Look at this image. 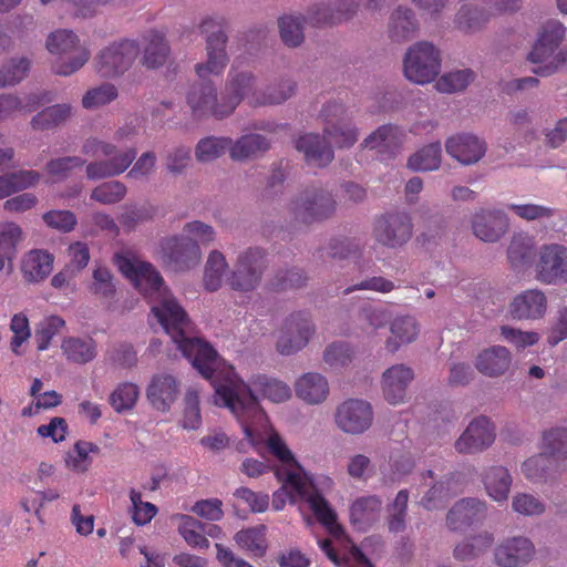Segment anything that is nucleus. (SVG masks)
<instances>
[{
  "mask_svg": "<svg viewBox=\"0 0 567 567\" xmlns=\"http://www.w3.org/2000/svg\"><path fill=\"white\" fill-rule=\"evenodd\" d=\"M113 261L120 272L145 298L150 301L153 298L157 299V303H153L151 307L153 317L200 375L212 378L219 363V355L208 342L199 338L187 337L190 329L187 313L168 293L157 269L148 261L125 254H115Z\"/></svg>",
  "mask_w": 567,
  "mask_h": 567,
  "instance_id": "1",
  "label": "nucleus"
},
{
  "mask_svg": "<svg viewBox=\"0 0 567 567\" xmlns=\"http://www.w3.org/2000/svg\"><path fill=\"white\" fill-rule=\"evenodd\" d=\"M206 379L215 389V404L230 410L240 423L250 445L256 447L264 443L262 430L267 422L266 414L260 408L257 396L236 373L235 368L219 358L214 374ZM266 443L270 453L281 463L274 471L277 481H285L286 486H292L299 494H303L306 474L285 441L277 432H272Z\"/></svg>",
  "mask_w": 567,
  "mask_h": 567,
  "instance_id": "2",
  "label": "nucleus"
},
{
  "mask_svg": "<svg viewBox=\"0 0 567 567\" xmlns=\"http://www.w3.org/2000/svg\"><path fill=\"white\" fill-rule=\"evenodd\" d=\"M251 76L246 73H235L231 69L225 91L218 95L210 82L194 84L187 93V104L193 117L200 120L215 117L221 120L229 116L237 105L248 96L246 87L250 89Z\"/></svg>",
  "mask_w": 567,
  "mask_h": 567,
  "instance_id": "3",
  "label": "nucleus"
},
{
  "mask_svg": "<svg viewBox=\"0 0 567 567\" xmlns=\"http://www.w3.org/2000/svg\"><path fill=\"white\" fill-rule=\"evenodd\" d=\"M83 154L90 157H105L86 165V177L91 181L115 177L123 174L136 158V150L127 147L118 150L114 144L90 137L82 146Z\"/></svg>",
  "mask_w": 567,
  "mask_h": 567,
  "instance_id": "4",
  "label": "nucleus"
},
{
  "mask_svg": "<svg viewBox=\"0 0 567 567\" xmlns=\"http://www.w3.org/2000/svg\"><path fill=\"white\" fill-rule=\"evenodd\" d=\"M337 208L332 194L320 187H307L288 205L291 218L300 224L310 225L330 218Z\"/></svg>",
  "mask_w": 567,
  "mask_h": 567,
  "instance_id": "5",
  "label": "nucleus"
},
{
  "mask_svg": "<svg viewBox=\"0 0 567 567\" xmlns=\"http://www.w3.org/2000/svg\"><path fill=\"white\" fill-rule=\"evenodd\" d=\"M78 44L79 39L71 30H58L48 37L47 49L60 56L52 65L55 74L71 75L89 61L90 51Z\"/></svg>",
  "mask_w": 567,
  "mask_h": 567,
  "instance_id": "6",
  "label": "nucleus"
},
{
  "mask_svg": "<svg viewBox=\"0 0 567 567\" xmlns=\"http://www.w3.org/2000/svg\"><path fill=\"white\" fill-rule=\"evenodd\" d=\"M200 33L206 34L207 62L196 65L200 79L208 74L219 75L228 63L226 53L227 35L223 18H206L199 25Z\"/></svg>",
  "mask_w": 567,
  "mask_h": 567,
  "instance_id": "7",
  "label": "nucleus"
},
{
  "mask_svg": "<svg viewBox=\"0 0 567 567\" xmlns=\"http://www.w3.org/2000/svg\"><path fill=\"white\" fill-rule=\"evenodd\" d=\"M440 51L430 42L422 41L411 47L403 61L405 78L416 84L432 82L440 73Z\"/></svg>",
  "mask_w": 567,
  "mask_h": 567,
  "instance_id": "8",
  "label": "nucleus"
},
{
  "mask_svg": "<svg viewBox=\"0 0 567 567\" xmlns=\"http://www.w3.org/2000/svg\"><path fill=\"white\" fill-rule=\"evenodd\" d=\"M140 53L136 41L123 39L102 49L95 58V70L103 78H115L131 69Z\"/></svg>",
  "mask_w": 567,
  "mask_h": 567,
  "instance_id": "9",
  "label": "nucleus"
},
{
  "mask_svg": "<svg viewBox=\"0 0 567 567\" xmlns=\"http://www.w3.org/2000/svg\"><path fill=\"white\" fill-rule=\"evenodd\" d=\"M413 235V224L406 213H386L373 221L372 237L377 244L396 249L403 247Z\"/></svg>",
  "mask_w": 567,
  "mask_h": 567,
  "instance_id": "10",
  "label": "nucleus"
},
{
  "mask_svg": "<svg viewBox=\"0 0 567 567\" xmlns=\"http://www.w3.org/2000/svg\"><path fill=\"white\" fill-rule=\"evenodd\" d=\"M266 254L260 248H248L241 252L235 269L227 279L231 289L237 291H251L260 282L266 267Z\"/></svg>",
  "mask_w": 567,
  "mask_h": 567,
  "instance_id": "11",
  "label": "nucleus"
},
{
  "mask_svg": "<svg viewBox=\"0 0 567 567\" xmlns=\"http://www.w3.org/2000/svg\"><path fill=\"white\" fill-rule=\"evenodd\" d=\"M324 122L323 133L339 148H350L358 141V130L347 117L342 103L331 102L321 110Z\"/></svg>",
  "mask_w": 567,
  "mask_h": 567,
  "instance_id": "12",
  "label": "nucleus"
},
{
  "mask_svg": "<svg viewBox=\"0 0 567 567\" xmlns=\"http://www.w3.org/2000/svg\"><path fill=\"white\" fill-rule=\"evenodd\" d=\"M536 279L545 285L567 282V246L548 244L540 247L535 267Z\"/></svg>",
  "mask_w": 567,
  "mask_h": 567,
  "instance_id": "13",
  "label": "nucleus"
},
{
  "mask_svg": "<svg viewBox=\"0 0 567 567\" xmlns=\"http://www.w3.org/2000/svg\"><path fill=\"white\" fill-rule=\"evenodd\" d=\"M162 259L174 271H184L200 260L198 244L188 236H173L162 243Z\"/></svg>",
  "mask_w": 567,
  "mask_h": 567,
  "instance_id": "14",
  "label": "nucleus"
},
{
  "mask_svg": "<svg viewBox=\"0 0 567 567\" xmlns=\"http://www.w3.org/2000/svg\"><path fill=\"white\" fill-rule=\"evenodd\" d=\"M334 421L337 426L344 433L362 434L372 425V406L367 401L349 399L337 408Z\"/></svg>",
  "mask_w": 567,
  "mask_h": 567,
  "instance_id": "15",
  "label": "nucleus"
},
{
  "mask_svg": "<svg viewBox=\"0 0 567 567\" xmlns=\"http://www.w3.org/2000/svg\"><path fill=\"white\" fill-rule=\"evenodd\" d=\"M313 332L315 327L306 313H292L284 324L277 350L284 355H290L306 347Z\"/></svg>",
  "mask_w": 567,
  "mask_h": 567,
  "instance_id": "16",
  "label": "nucleus"
},
{
  "mask_svg": "<svg viewBox=\"0 0 567 567\" xmlns=\"http://www.w3.org/2000/svg\"><path fill=\"white\" fill-rule=\"evenodd\" d=\"M496 437L495 426L486 416L474 419L455 442V450L463 454H474L489 447Z\"/></svg>",
  "mask_w": 567,
  "mask_h": 567,
  "instance_id": "17",
  "label": "nucleus"
},
{
  "mask_svg": "<svg viewBox=\"0 0 567 567\" xmlns=\"http://www.w3.org/2000/svg\"><path fill=\"white\" fill-rule=\"evenodd\" d=\"M487 516L484 501L466 497L457 501L446 515V524L451 530H464L482 523Z\"/></svg>",
  "mask_w": 567,
  "mask_h": 567,
  "instance_id": "18",
  "label": "nucleus"
},
{
  "mask_svg": "<svg viewBox=\"0 0 567 567\" xmlns=\"http://www.w3.org/2000/svg\"><path fill=\"white\" fill-rule=\"evenodd\" d=\"M535 554L534 544L527 537L515 536L504 539L495 549V561L502 567H519L527 564Z\"/></svg>",
  "mask_w": 567,
  "mask_h": 567,
  "instance_id": "19",
  "label": "nucleus"
},
{
  "mask_svg": "<svg viewBox=\"0 0 567 567\" xmlns=\"http://www.w3.org/2000/svg\"><path fill=\"white\" fill-rule=\"evenodd\" d=\"M295 147L302 153L308 165L326 167L334 158L333 150L324 136L307 133L295 141Z\"/></svg>",
  "mask_w": 567,
  "mask_h": 567,
  "instance_id": "20",
  "label": "nucleus"
},
{
  "mask_svg": "<svg viewBox=\"0 0 567 567\" xmlns=\"http://www.w3.org/2000/svg\"><path fill=\"white\" fill-rule=\"evenodd\" d=\"M414 378L413 370L404 364H395L383 372L382 390L390 404H400L404 401L408 385Z\"/></svg>",
  "mask_w": 567,
  "mask_h": 567,
  "instance_id": "21",
  "label": "nucleus"
},
{
  "mask_svg": "<svg viewBox=\"0 0 567 567\" xmlns=\"http://www.w3.org/2000/svg\"><path fill=\"white\" fill-rule=\"evenodd\" d=\"M446 153L464 165L478 162L485 154L486 146L483 141L471 134H457L447 138Z\"/></svg>",
  "mask_w": 567,
  "mask_h": 567,
  "instance_id": "22",
  "label": "nucleus"
},
{
  "mask_svg": "<svg viewBox=\"0 0 567 567\" xmlns=\"http://www.w3.org/2000/svg\"><path fill=\"white\" fill-rule=\"evenodd\" d=\"M566 28L557 20L547 21L539 37L533 47V50L528 54V60L532 63H543L551 54L555 49L558 48L563 39L565 38Z\"/></svg>",
  "mask_w": 567,
  "mask_h": 567,
  "instance_id": "23",
  "label": "nucleus"
},
{
  "mask_svg": "<svg viewBox=\"0 0 567 567\" xmlns=\"http://www.w3.org/2000/svg\"><path fill=\"white\" fill-rule=\"evenodd\" d=\"M474 235L483 241H497L507 230L508 220L502 210L476 213L472 221Z\"/></svg>",
  "mask_w": 567,
  "mask_h": 567,
  "instance_id": "24",
  "label": "nucleus"
},
{
  "mask_svg": "<svg viewBox=\"0 0 567 567\" xmlns=\"http://www.w3.org/2000/svg\"><path fill=\"white\" fill-rule=\"evenodd\" d=\"M179 393L177 380L167 373H161L153 377L146 395L151 404L158 411L166 412L176 401Z\"/></svg>",
  "mask_w": 567,
  "mask_h": 567,
  "instance_id": "25",
  "label": "nucleus"
},
{
  "mask_svg": "<svg viewBox=\"0 0 567 567\" xmlns=\"http://www.w3.org/2000/svg\"><path fill=\"white\" fill-rule=\"evenodd\" d=\"M547 309V298L539 289L525 290L517 295L509 306V312L515 319H539Z\"/></svg>",
  "mask_w": 567,
  "mask_h": 567,
  "instance_id": "26",
  "label": "nucleus"
},
{
  "mask_svg": "<svg viewBox=\"0 0 567 567\" xmlns=\"http://www.w3.org/2000/svg\"><path fill=\"white\" fill-rule=\"evenodd\" d=\"M355 0H336L333 8L329 4H320L312 8L307 17L310 24L321 27L339 23L350 19L358 9Z\"/></svg>",
  "mask_w": 567,
  "mask_h": 567,
  "instance_id": "27",
  "label": "nucleus"
},
{
  "mask_svg": "<svg viewBox=\"0 0 567 567\" xmlns=\"http://www.w3.org/2000/svg\"><path fill=\"white\" fill-rule=\"evenodd\" d=\"M512 364V354L503 346H493L478 353L475 368L480 373L488 378L504 375Z\"/></svg>",
  "mask_w": 567,
  "mask_h": 567,
  "instance_id": "28",
  "label": "nucleus"
},
{
  "mask_svg": "<svg viewBox=\"0 0 567 567\" xmlns=\"http://www.w3.org/2000/svg\"><path fill=\"white\" fill-rule=\"evenodd\" d=\"M245 73L251 76V86L250 89L246 87L248 96L244 99H247L248 103L252 106L280 104L295 93L296 84L290 80L269 85L266 91L259 92L255 89L256 80L254 75L249 72Z\"/></svg>",
  "mask_w": 567,
  "mask_h": 567,
  "instance_id": "29",
  "label": "nucleus"
},
{
  "mask_svg": "<svg viewBox=\"0 0 567 567\" xmlns=\"http://www.w3.org/2000/svg\"><path fill=\"white\" fill-rule=\"evenodd\" d=\"M382 501L375 495L355 499L350 507V520L358 530H367L379 520Z\"/></svg>",
  "mask_w": 567,
  "mask_h": 567,
  "instance_id": "30",
  "label": "nucleus"
},
{
  "mask_svg": "<svg viewBox=\"0 0 567 567\" xmlns=\"http://www.w3.org/2000/svg\"><path fill=\"white\" fill-rule=\"evenodd\" d=\"M297 396L308 404H320L328 398L329 384L320 373L308 372L301 375L296 384Z\"/></svg>",
  "mask_w": 567,
  "mask_h": 567,
  "instance_id": "31",
  "label": "nucleus"
},
{
  "mask_svg": "<svg viewBox=\"0 0 567 567\" xmlns=\"http://www.w3.org/2000/svg\"><path fill=\"white\" fill-rule=\"evenodd\" d=\"M403 132L393 125H382L364 138L362 146L380 154L394 155L403 143Z\"/></svg>",
  "mask_w": 567,
  "mask_h": 567,
  "instance_id": "32",
  "label": "nucleus"
},
{
  "mask_svg": "<svg viewBox=\"0 0 567 567\" xmlns=\"http://www.w3.org/2000/svg\"><path fill=\"white\" fill-rule=\"evenodd\" d=\"M487 495L495 502H506L512 486V476L504 466H491L483 476Z\"/></svg>",
  "mask_w": 567,
  "mask_h": 567,
  "instance_id": "33",
  "label": "nucleus"
},
{
  "mask_svg": "<svg viewBox=\"0 0 567 567\" xmlns=\"http://www.w3.org/2000/svg\"><path fill=\"white\" fill-rule=\"evenodd\" d=\"M52 269L53 256L44 250H31L22 260V274L31 282L43 280L51 274Z\"/></svg>",
  "mask_w": 567,
  "mask_h": 567,
  "instance_id": "34",
  "label": "nucleus"
},
{
  "mask_svg": "<svg viewBox=\"0 0 567 567\" xmlns=\"http://www.w3.org/2000/svg\"><path fill=\"white\" fill-rule=\"evenodd\" d=\"M311 508L318 522L330 533L336 534L341 530L337 524V514L328 501L308 482L307 496L302 497Z\"/></svg>",
  "mask_w": 567,
  "mask_h": 567,
  "instance_id": "35",
  "label": "nucleus"
},
{
  "mask_svg": "<svg viewBox=\"0 0 567 567\" xmlns=\"http://www.w3.org/2000/svg\"><path fill=\"white\" fill-rule=\"evenodd\" d=\"M61 349L68 361L86 364L97 354L96 342L91 337H69L62 341Z\"/></svg>",
  "mask_w": 567,
  "mask_h": 567,
  "instance_id": "36",
  "label": "nucleus"
},
{
  "mask_svg": "<svg viewBox=\"0 0 567 567\" xmlns=\"http://www.w3.org/2000/svg\"><path fill=\"white\" fill-rule=\"evenodd\" d=\"M417 22L410 8L399 7L390 18L389 35L395 42L406 41L415 35Z\"/></svg>",
  "mask_w": 567,
  "mask_h": 567,
  "instance_id": "37",
  "label": "nucleus"
},
{
  "mask_svg": "<svg viewBox=\"0 0 567 567\" xmlns=\"http://www.w3.org/2000/svg\"><path fill=\"white\" fill-rule=\"evenodd\" d=\"M145 41L142 63L147 69H157L162 66L169 53V47L165 37L158 31H150L143 37Z\"/></svg>",
  "mask_w": 567,
  "mask_h": 567,
  "instance_id": "38",
  "label": "nucleus"
},
{
  "mask_svg": "<svg viewBox=\"0 0 567 567\" xmlns=\"http://www.w3.org/2000/svg\"><path fill=\"white\" fill-rule=\"evenodd\" d=\"M91 453H100V447L95 443L83 440L76 441L65 453L64 462L66 468L78 474H84L92 464Z\"/></svg>",
  "mask_w": 567,
  "mask_h": 567,
  "instance_id": "39",
  "label": "nucleus"
},
{
  "mask_svg": "<svg viewBox=\"0 0 567 567\" xmlns=\"http://www.w3.org/2000/svg\"><path fill=\"white\" fill-rule=\"evenodd\" d=\"M319 546L337 567H372L370 560L355 545H352L343 556L337 553L328 538L319 540Z\"/></svg>",
  "mask_w": 567,
  "mask_h": 567,
  "instance_id": "40",
  "label": "nucleus"
},
{
  "mask_svg": "<svg viewBox=\"0 0 567 567\" xmlns=\"http://www.w3.org/2000/svg\"><path fill=\"white\" fill-rule=\"evenodd\" d=\"M51 102L49 93L43 94H30L20 100L13 95H1L0 96V121L8 118L16 111L32 112L37 110L41 104Z\"/></svg>",
  "mask_w": 567,
  "mask_h": 567,
  "instance_id": "41",
  "label": "nucleus"
},
{
  "mask_svg": "<svg viewBox=\"0 0 567 567\" xmlns=\"http://www.w3.org/2000/svg\"><path fill=\"white\" fill-rule=\"evenodd\" d=\"M270 142L260 134H246L236 142H231L230 157L234 161H243L268 151Z\"/></svg>",
  "mask_w": 567,
  "mask_h": 567,
  "instance_id": "42",
  "label": "nucleus"
},
{
  "mask_svg": "<svg viewBox=\"0 0 567 567\" xmlns=\"http://www.w3.org/2000/svg\"><path fill=\"white\" fill-rule=\"evenodd\" d=\"M540 450L554 461H567V427L555 426L542 434Z\"/></svg>",
  "mask_w": 567,
  "mask_h": 567,
  "instance_id": "43",
  "label": "nucleus"
},
{
  "mask_svg": "<svg viewBox=\"0 0 567 567\" xmlns=\"http://www.w3.org/2000/svg\"><path fill=\"white\" fill-rule=\"evenodd\" d=\"M251 384L265 399L275 403L285 402L291 396L290 386L275 378L260 374L251 380Z\"/></svg>",
  "mask_w": 567,
  "mask_h": 567,
  "instance_id": "44",
  "label": "nucleus"
},
{
  "mask_svg": "<svg viewBox=\"0 0 567 567\" xmlns=\"http://www.w3.org/2000/svg\"><path fill=\"white\" fill-rule=\"evenodd\" d=\"M391 332L398 341L389 339L386 349L395 352L401 343H410L414 341L419 334V326L416 320L411 316H403L394 319L391 324Z\"/></svg>",
  "mask_w": 567,
  "mask_h": 567,
  "instance_id": "45",
  "label": "nucleus"
},
{
  "mask_svg": "<svg viewBox=\"0 0 567 567\" xmlns=\"http://www.w3.org/2000/svg\"><path fill=\"white\" fill-rule=\"evenodd\" d=\"M71 115L69 104H55L43 109L31 120V126L35 131L52 130L62 124Z\"/></svg>",
  "mask_w": 567,
  "mask_h": 567,
  "instance_id": "46",
  "label": "nucleus"
},
{
  "mask_svg": "<svg viewBox=\"0 0 567 567\" xmlns=\"http://www.w3.org/2000/svg\"><path fill=\"white\" fill-rule=\"evenodd\" d=\"M239 547L250 551L256 557H262L267 550L266 527L264 525L241 529L235 535Z\"/></svg>",
  "mask_w": 567,
  "mask_h": 567,
  "instance_id": "47",
  "label": "nucleus"
},
{
  "mask_svg": "<svg viewBox=\"0 0 567 567\" xmlns=\"http://www.w3.org/2000/svg\"><path fill=\"white\" fill-rule=\"evenodd\" d=\"M442 148L440 142L431 143L413 155L408 161V167L412 171H434L441 165Z\"/></svg>",
  "mask_w": 567,
  "mask_h": 567,
  "instance_id": "48",
  "label": "nucleus"
},
{
  "mask_svg": "<svg viewBox=\"0 0 567 567\" xmlns=\"http://www.w3.org/2000/svg\"><path fill=\"white\" fill-rule=\"evenodd\" d=\"M231 138L208 136L202 138L195 148L198 162L207 163L219 158L228 150L230 152Z\"/></svg>",
  "mask_w": 567,
  "mask_h": 567,
  "instance_id": "49",
  "label": "nucleus"
},
{
  "mask_svg": "<svg viewBox=\"0 0 567 567\" xmlns=\"http://www.w3.org/2000/svg\"><path fill=\"white\" fill-rule=\"evenodd\" d=\"M553 462L554 460L542 451L522 464V472L533 483L546 482L550 477Z\"/></svg>",
  "mask_w": 567,
  "mask_h": 567,
  "instance_id": "50",
  "label": "nucleus"
},
{
  "mask_svg": "<svg viewBox=\"0 0 567 567\" xmlns=\"http://www.w3.org/2000/svg\"><path fill=\"white\" fill-rule=\"evenodd\" d=\"M508 260L513 268L518 269L528 265L534 257L532 238L524 235H515L507 250Z\"/></svg>",
  "mask_w": 567,
  "mask_h": 567,
  "instance_id": "51",
  "label": "nucleus"
},
{
  "mask_svg": "<svg viewBox=\"0 0 567 567\" xmlns=\"http://www.w3.org/2000/svg\"><path fill=\"white\" fill-rule=\"evenodd\" d=\"M181 524L178 533L185 542L197 549H206L209 547V540L204 536V526L200 522L188 515H178Z\"/></svg>",
  "mask_w": 567,
  "mask_h": 567,
  "instance_id": "52",
  "label": "nucleus"
},
{
  "mask_svg": "<svg viewBox=\"0 0 567 567\" xmlns=\"http://www.w3.org/2000/svg\"><path fill=\"white\" fill-rule=\"evenodd\" d=\"M453 478H446L435 483L421 499L420 504L427 511H434L443 507L445 503L456 494L452 488Z\"/></svg>",
  "mask_w": 567,
  "mask_h": 567,
  "instance_id": "53",
  "label": "nucleus"
},
{
  "mask_svg": "<svg viewBox=\"0 0 567 567\" xmlns=\"http://www.w3.org/2000/svg\"><path fill=\"white\" fill-rule=\"evenodd\" d=\"M65 321L59 316H49L40 321L35 328L34 342L38 351L49 348L51 340L64 328Z\"/></svg>",
  "mask_w": 567,
  "mask_h": 567,
  "instance_id": "54",
  "label": "nucleus"
},
{
  "mask_svg": "<svg viewBox=\"0 0 567 567\" xmlns=\"http://www.w3.org/2000/svg\"><path fill=\"white\" fill-rule=\"evenodd\" d=\"M227 267L224 255L217 250L210 252L204 274V286L208 291H216L220 288L223 276Z\"/></svg>",
  "mask_w": 567,
  "mask_h": 567,
  "instance_id": "55",
  "label": "nucleus"
},
{
  "mask_svg": "<svg viewBox=\"0 0 567 567\" xmlns=\"http://www.w3.org/2000/svg\"><path fill=\"white\" fill-rule=\"evenodd\" d=\"M91 293L99 298L112 299L116 292V286L112 271L103 266L93 270L92 282L89 287Z\"/></svg>",
  "mask_w": 567,
  "mask_h": 567,
  "instance_id": "56",
  "label": "nucleus"
},
{
  "mask_svg": "<svg viewBox=\"0 0 567 567\" xmlns=\"http://www.w3.org/2000/svg\"><path fill=\"white\" fill-rule=\"evenodd\" d=\"M138 395L140 390L136 384L130 382L121 383L111 393L110 404L116 412L122 413L134 408Z\"/></svg>",
  "mask_w": 567,
  "mask_h": 567,
  "instance_id": "57",
  "label": "nucleus"
},
{
  "mask_svg": "<svg viewBox=\"0 0 567 567\" xmlns=\"http://www.w3.org/2000/svg\"><path fill=\"white\" fill-rule=\"evenodd\" d=\"M475 74L470 69L458 70L442 75L435 83V89L442 93H455L467 87Z\"/></svg>",
  "mask_w": 567,
  "mask_h": 567,
  "instance_id": "58",
  "label": "nucleus"
},
{
  "mask_svg": "<svg viewBox=\"0 0 567 567\" xmlns=\"http://www.w3.org/2000/svg\"><path fill=\"white\" fill-rule=\"evenodd\" d=\"M126 192V186L120 181L105 182L92 189L91 199L103 205H112L120 203Z\"/></svg>",
  "mask_w": 567,
  "mask_h": 567,
  "instance_id": "59",
  "label": "nucleus"
},
{
  "mask_svg": "<svg viewBox=\"0 0 567 567\" xmlns=\"http://www.w3.org/2000/svg\"><path fill=\"white\" fill-rule=\"evenodd\" d=\"M408 502V489L399 491L392 505L389 507L388 528L390 532L400 533L404 530Z\"/></svg>",
  "mask_w": 567,
  "mask_h": 567,
  "instance_id": "60",
  "label": "nucleus"
},
{
  "mask_svg": "<svg viewBox=\"0 0 567 567\" xmlns=\"http://www.w3.org/2000/svg\"><path fill=\"white\" fill-rule=\"evenodd\" d=\"M489 18L483 9L473 4H464L457 12L456 23L465 32L478 30Z\"/></svg>",
  "mask_w": 567,
  "mask_h": 567,
  "instance_id": "61",
  "label": "nucleus"
},
{
  "mask_svg": "<svg viewBox=\"0 0 567 567\" xmlns=\"http://www.w3.org/2000/svg\"><path fill=\"white\" fill-rule=\"evenodd\" d=\"M494 537L491 533L485 532L471 542L458 544L454 549V556L460 560H468L476 557L492 546Z\"/></svg>",
  "mask_w": 567,
  "mask_h": 567,
  "instance_id": "62",
  "label": "nucleus"
},
{
  "mask_svg": "<svg viewBox=\"0 0 567 567\" xmlns=\"http://www.w3.org/2000/svg\"><path fill=\"white\" fill-rule=\"evenodd\" d=\"M86 163L80 156H65L53 158L47 163V173L58 181L66 179L75 168H81Z\"/></svg>",
  "mask_w": 567,
  "mask_h": 567,
  "instance_id": "63",
  "label": "nucleus"
},
{
  "mask_svg": "<svg viewBox=\"0 0 567 567\" xmlns=\"http://www.w3.org/2000/svg\"><path fill=\"white\" fill-rule=\"evenodd\" d=\"M362 247L354 238L337 237L332 238L327 247V255L331 259L344 260L352 256L360 255Z\"/></svg>",
  "mask_w": 567,
  "mask_h": 567,
  "instance_id": "64",
  "label": "nucleus"
}]
</instances>
